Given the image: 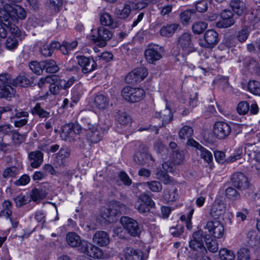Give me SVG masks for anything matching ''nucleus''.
I'll list each match as a JSON object with an SVG mask.
<instances>
[{
  "instance_id": "obj_42",
  "label": "nucleus",
  "mask_w": 260,
  "mask_h": 260,
  "mask_svg": "<svg viewBox=\"0 0 260 260\" xmlns=\"http://www.w3.org/2000/svg\"><path fill=\"white\" fill-rule=\"evenodd\" d=\"M219 255L221 260H234L235 258L234 251L225 248L219 250Z\"/></svg>"
},
{
  "instance_id": "obj_26",
  "label": "nucleus",
  "mask_w": 260,
  "mask_h": 260,
  "mask_svg": "<svg viewBox=\"0 0 260 260\" xmlns=\"http://www.w3.org/2000/svg\"><path fill=\"white\" fill-rule=\"evenodd\" d=\"M68 244L72 247H77L82 244L80 236L74 232L68 233L66 236Z\"/></svg>"
},
{
  "instance_id": "obj_41",
  "label": "nucleus",
  "mask_w": 260,
  "mask_h": 260,
  "mask_svg": "<svg viewBox=\"0 0 260 260\" xmlns=\"http://www.w3.org/2000/svg\"><path fill=\"white\" fill-rule=\"evenodd\" d=\"M116 119L121 125H127L131 123V117L125 112L118 111L116 115Z\"/></svg>"
},
{
  "instance_id": "obj_25",
  "label": "nucleus",
  "mask_w": 260,
  "mask_h": 260,
  "mask_svg": "<svg viewBox=\"0 0 260 260\" xmlns=\"http://www.w3.org/2000/svg\"><path fill=\"white\" fill-rule=\"evenodd\" d=\"M156 118L162 119V125H165L169 123L173 119V114L169 109L165 108L160 112H156L155 114Z\"/></svg>"
},
{
  "instance_id": "obj_55",
  "label": "nucleus",
  "mask_w": 260,
  "mask_h": 260,
  "mask_svg": "<svg viewBox=\"0 0 260 260\" xmlns=\"http://www.w3.org/2000/svg\"><path fill=\"white\" fill-rule=\"evenodd\" d=\"M206 248L210 252L215 253L218 250V244L215 239H206L205 240Z\"/></svg>"
},
{
  "instance_id": "obj_1",
  "label": "nucleus",
  "mask_w": 260,
  "mask_h": 260,
  "mask_svg": "<svg viewBox=\"0 0 260 260\" xmlns=\"http://www.w3.org/2000/svg\"><path fill=\"white\" fill-rule=\"evenodd\" d=\"M8 18L13 22H18L19 19H24L26 17L25 10L19 5L12 6L5 4L3 8H1L0 17Z\"/></svg>"
},
{
  "instance_id": "obj_33",
  "label": "nucleus",
  "mask_w": 260,
  "mask_h": 260,
  "mask_svg": "<svg viewBox=\"0 0 260 260\" xmlns=\"http://www.w3.org/2000/svg\"><path fill=\"white\" fill-rule=\"evenodd\" d=\"M193 129L191 127L185 125L183 126L179 131L178 135L180 139L182 140L188 139V143L190 144L189 140H193L189 139L193 134Z\"/></svg>"
},
{
  "instance_id": "obj_49",
  "label": "nucleus",
  "mask_w": 260,
  "mask_h": 260,
  "mask_svg": "<svg viewBox=\"0 0 260 260\" xmlns=\"http://www.w3.org/2000/svg\"><path fill=\"white\" fill-rule=\"evenodd\" d=\"M207 24L204 22L198 21L194 22L192 25V30L195 34H202L207 28Z\"/></svg>"
},
{
  "instance_id": "obj_37",
  "label": "nucleus",
  "mask_w": 260,
  "mask_h": 260,
  "mask_svg": "<svg viewBox=\"0 0 260 260\" xmlns=\"http://www.w3.org/2000/svg\"><path fill=\"white\" fill-rule=\"evenodd\" d=\"M71 127H72V125H70V123L62 126L60 133V137L62 140L66 141H70L71 138L74 137L72 129Z\"/></svg>"
},
{
  "instance_id": "obj_45",
  "label": "nucleus",
  "mask_w": 260,
  "mask_h": 260,
  "mask_svg": "<svg viewBox=\"0 0 260 260\" xmlns=\"http://www.w3.org/2000/svg\"><path fill=\"white\" fill-rule=\"evenodd\" d=\"M47 194V192L42 188H35L31 192V199L34 201L45 198Z\"/></svg>"
},
{
  "instance_id": "obj_2",
  "label": "nucleus",
  "mask_w": 260,
  "mask_h": 260,
  "mask_svg": "<svg viewBox=\"0 0 260 260\" xmlns=\"http://www.w3.org/2000/svg\"><path fill=\"white\" fill-rule=\"evenodd\" d=\"M121 94L123 99L126 102L135 103L144 99L145 96V91L142 88L126 86L122 88Z\"/></svg>"
},
{
  "instance_id": "obj_11",
  "label": "nucleus",
  "mask_w": 260,
  "mask_h": 260,
  "mask_svg": "<svg viewBox=\"0 0 260 260\" xmlns=\"http://www.w3.org/2000/svg\"><path fill=\"white\" fill-rule=\"evenodd\" d=\"M234 186L240 190H246L250 186V182L247 176L242 173L236 172L232 176Z\"/></svg>"
},
{
  "instance_id": "obj_64",
  "label": "nucleus",
  "mask_w": 260,
  "mask_h": 260,
  "mask_svg": "<svg viewBox=\"0 0 260 260\" xmlns=\"http://www.w3.org/2000/svg\"><path fill=\"white\" fill-rule=\"evenodd\" d=\"M12 139L15 144H20L24 141L25 137L23 135L20 134L14 130V132H12Z\"/></svg>"
},
{
  "instance_id": "obj_15",
  "label": "nucleus",
  "mask_w": 260,
  "mask_h": 260,
  "mask_svg": "<svg viewBox=\"0 0 260 260\" xmlns=\"http://www.w3.org/2000/svg\"><path fill=\"white\" fill-rule=\"evenodd\" d=\"M190 248L194 251L203 250L206 252L207 250L204 246L203 238L200 232L193 233L192 239L189 242Z\"/></svg>"
},
{
  "instance_id": "obj_43",
  "label": "nucleus",
  "mask_w": 260,
  "mask_h": 260,
  "mask_svg": "<svg viewBox=\"0 0 260 260\" xmlns=\"http://www.w3.org/2000/svg\"><path fill=\"white\" fill-rule=\"evenodd\" d=\"M194 13L193 10H186L182 12L179 15L180 20L184 25L188 24L191 15Z\"/></svg>"
},
{
  "instance_id": "obj_54",
  "label": "nucleus",
  "mask_w": 260,
  "mask_h": 260,
  "mask_svg": "<svg viewBox=\"0 0 260 260\" xmlns=\"http://www.w3.org/2000/svg\"><path fill=\"white\" fill-rule=\"evenodd\" d=\"M154 149L162 159L165 158V157L166 156L168 150L161 142L158 141L155 142Z\"/></svg>"
},
{
  "instance_id": "obj_3",
  "label": "nucleus",
  "mask_w": 260,
  "mask_h": 260,
  "mask_svg": "<svg viewBox=\"0 0 260 260\" xmlns=\"http://www.w3.org/2000/svg\"><path fill=\"white\" fill-rule=\"evenodd\" d=\"M192 35L189 32H184L177 39V46L184 55H188L196 51L191 40Z\"/></svg>"
},
{
  "instance_id": "obj_28",
  "label": "nucleus",
  "mask_w": 260,
  "mask_h": 260,
  "mask_svg": "<svg viewBox=\"0 0 260 260\" xmlns=\"http://www.w3.org/2000/svg\"><path fill=\"white\" fill-rule=\"evenodd\" d=\"M179 26V24L171 23L162 26L160 29V34L164 37H171Z\"/></svg>"
},
{
  "instance_id": "obj_23",
  "label": "nucleus",
  "mask_w": 260,
  "mask_h": 260,
  "mask_svg": "<svg viewBox=\"0 0 260 260\" xmlns=\"http://www.w3.org/2000/svg\"><path fill=\"white\" fill-rule=\"evenodd\" d=\"M132 8L130 2H127L123 7L116 8L115 14L119 19H125L129 16Z\"/></svg>"
},
{
  "instance_id": "obj_61",
  "label": "nucleus",
  "mask_w": 260,
  "mask_h": 260,
  "mask_svg": "<svg viewBox=\"0 0 260 260\" xmlns=\"http://www.w3.org/2000/svg\"><path fill=\"white\" fill-rule=\"evenodd\" d=\"M14 201L16 204V206L19 208L26 204L29 201L25 195L20 194L14 199Z\"/></svg>"
},
{
  "instance_id": "obj_19",
  "label": "nucleus",
  "mask_w": 260,
  "mask_h": 260,
  "mask_svg": "<svg viewBox=\"0 0 260 260\" xmlns=\"http://www.w3.org/2000/svg\"><path fill=\"white\" fill-rule=\"evenodd\" d=\"M123 255L127 260H143V252L132 247H126L123 249Z\"/></svg>"
},
{
  "instance_id": "obj_24",
  "label": "nucleus",
  "mask_w": 260,
  "mask_h": 260,
  "mask_svg": "<svg viewBox=\"0 0 260 260\" xmlns=\"http://www.w3.org/2000/svg\"><path fill=\"white\" fill-rule=\"evenodd\" d=\"M15 89L10 84H0V98L10 99L15 96Z\"/></svg>"
},
{
  "instance_id": "obj_21",
  "label": "nucleus",
  "mask_w": 260,
  "mask_h": 260,
  "mask_svg": "<svg viewBox=\"0 0 260 260\" xmlns=\"http://www.w3.org/2000/svg\"><path fill=\"white\" fill-rule=\"evenodd\" d=\"M230 6L233 11L239 16H242L246 12V4L241 0H231Z\"/></svg>"
},
{
  "instance_id": "obj_18",
  "label": "nucleus",
  "mask_w": 260,
  "mask_h": 260,
  "mask_svg": "<svg viewBox=\"0 0 260 260\" xmlns=\"http://www.w3.org/2000/svg\"><path fill=\"white\" fill-rule=\"evenodd\" d=\"M93 242L100 246H104L110 242V238L107 232L103 231H97L93 236Z\"/></svg>"
},
{
  "instance_id": "obj_44",
  "label": "nucleus",
  "mask_w": 260,
  "mask_h": 260,
  "mask_svg": "<svg viewBox=\"0 0 260 260\" xmlns=\"http://www.w3.org/2000/svg\"><path fill=\"white\" fill-rule=\"evenodd\" d=\"M247 87L251 93L260 96V82L256 80L249 81Z\"/></svg>"
},
{
  "instance_id": "obj_7",
  "label": "nucleus",
  "mask_w": 260,
  "mask_h": 260,
  "mask_svg": "<svg viewBox=\"0 0 260 260\" xmlns=\"http://www.w3.org/2000/svg\"><path fill=\"white\" fill-rule=\"evenodd\" d=\"M120 222L123 228L132 236L136 237L141 232L137 221L130 217L124 216L121 218Z\"/></svg>"
},
{
  "instance_id": "obj_51",
  "label": "nucleus",
  "mask_w": 260,
  "mask_h": 260,
  "mask_svg": "<svg viewBox=\"0 0 260 260\" xmlns=\"http://www.w3.org/2000/svg\"><path fill=\"white\" fill-rule=\"evenodd\" d=\"M157 8L160 11V14L161 16H165L170 15L173 9V5L171 4L163 5L162 3L157 4Z\"/></svg>"
},
{
  "instance_id": "obj_12",
  "label": "nucleus",
  "mask_w": 260,
  "mask_h": 260,
  "mask_svg": "<svg viewBox=\"0 0 260 260\" xmlns=\"http://www.w3.org/2000/svg\"><path fill=\"white\" fill-rule=\"evenodd\" d=\"M234 14L230 10H224L220 13V19L216 22V26L219 28H227L235 23Z\"/></svg>"
},
{
  "instance_id": "obj_13",
  "label": "nucleus",
  "mask_w": 260,
  "mask_h": 260,
  "mask_svg": "<svg viewBox=\"0 0 260 260\" xmlns=\"http://www.w3.org/2000/svg\"><path fill=\"white\" fill-rule=\"evenodd\" d=\"M86 131L87 139L93 143L99 142L104 134L98 129L96 125L90 123H87Z\"/></svg>"
},
{
  "instance_id": "obj_56",
  "label": "nucleus",
  "mask_w": 260,
  "mask_h": 260,
  "mask_svg": "<svg viewBox=\"0 0 260 260\" xmlns=\"http://www.w3.org/2000/svg\"><path fill=\"white\" fill-rule=\"evenodd\" d=\"M30 83L29 80L24 75H20L17 77L13 81V84L15 86L26 87Z\"/></svg>"
},
{
  "instance_id": "obj_46",
  "label": "nucleus",
  "mask_w": 260,
  "mask_h": 260,
  "mask_svg": "<svg viewBox=\"0 0 260 260\" xmlns=\"http://www.w3.org/2000/svg\"><path fill=\"white\" fill-rule=\"evenodd\" d=\"M250 251L246 247L240 248L237 252V260H250Z\"/></svg>"
},
{
  "instance_id": "obj_14",
  "label": "nucleus",
  "mask_w": 260,
  "mask_h": 260,
  "mask_svg": "<svg viewBox=\"0 0 260 260\" xmlns=\"http://www.w3.org/2000/svg\"><path fill=\"white\" fill-rule=\"evenodd\" d=\"M15 111V114L11 117V120H14L13 123L15 126L16 127H21L25 125L28 122V112L27 111H19L17 109Z\"/></svg>"
},
{
  "instance_id": "obj_29",
  "label": "nucleus",
  "mask_w": 260,
  "mask_h": 260,
  "mask_svg": "<svg viewBox=\"0 0 260 260\" xmlns=\"http://www.w3.org/2000/svg\"><path fill=\"white\" fill-rule=\"evenodd\" d=\"M3 209L0 212V217H5L6 218H9L11 222L12 219L11 216L12 214V203L9 200H5L2 204Z\"/></svg>"
},
{
  "instance_id": "obj_32",
  "label": "nucleus",
  "mask_w": 260,
  "mask_h": 260,
  "mask_svg": "<svg viewBox=\"0 0 260 260\" xmlns=\"http://www.w3.org/2000/svg\"><path fill=\"white\" fill-rule=\"evenodd\" d=\"M149 158L154 161L153 157L149 154L145 152L138 151L136 153L134 157V160L138 164L144 165L147 162Z\"/></svg>"
},
{
  "instance_id": "obj_39",
  "label": "nucleus",
  "mask_w": 260,
  "mask_h": 260,
  "mask_svg": "<svg viewBox=\"0 0 260 260\" xmlns=\"http://www.w3.org/2000/svg\"><path fill=\"white\" fill-rule=\"evenodd\" d=\"M31 113L34 115H38L40 118H47L50 117V112L45 110L40 106V104L37 103L35 107L31 109Z\"/></svg>"
},
{
  "instance_id": "obj_20",
  "label": "nucleus",
  "mask_w": 260,
  "mask_h": 260,
  "mask_svg": "<svg viewBox=\"0 0 260 260\" xmlns=\"http://www.w3.org/2000/svg\"><path fill=\"white\" fill-rule=\"evenodd\" d=\"M30 166L33 168H38L43 162V154L40 151H35L28 154Z\"/></svg>"
},
{
  "instance_id": "obj_4",
  "label": "nucleus",
  "mask_w": 260,
  "mask_h": 260,
  "mask_svg": "<svg viewBox=\"0 0 260 260\" xmlns=\"http://www.w3.org/2000/svg\"><path fill=\"white\" fill-rule=\"evenodd\" d=\"M90 39L94 43H100L102 45H105L106 42L113 36L112 32L108 28L103 26L99 27L96 30L92 29Z\"/></svg>"
},
{
  "instance_id": "obj_17",
  "label": "nucleus",
  "mask_w": 260,
  "mask_h": 260,
  "mask_svg": "<svg viewBox=\"0 0 260 260\" xmlns=\"http://www.w3.org/2000/svg\"><path fill=\"white\" fill-rule=\"evenodd\" d=\"M205 46L212 48L216 45L219 41L218 33L213 29L207 30L204 34Z\"/></svg>"
},
{
  "instance_id": "obj_40",
  "label": "nucleus",
  "mask_w": 260,
  "mask_h": 260,
  "mask_svg": "<svg viewBox=\"0 0 260 260\" xmlns=\"http://www.w3.org/2000/svg\"><path fill=\"white\" fill-rule=\"evenodd\" d=\"M184 156L182 151L179 150H176L173 151L171 156V160L175 165L181 164L184 160Z\"/></svg>"
},
{
  "instance_id": "obj_57",
  "label": "nucleus",
  "mask_w": 260,
  "mask_h": 260,
  "mask_svg": "<svg viewBox=\"0 0 260 260\" xmlns=\"http://www.w3.org/2000/svg\"><path fill=\"white\" fill-rule=\"evenodd\" d=\"M225 196L228 198L235 201L240 198V194L233 187H229L225 190Z\"/></svg>"
},
{
  "instance_id": "obj_34",
  "label": "nucleus",
  "mask_w": 260,
  "mask_h": 260,
  "mask_svg": "<svg viewBox=\"0 0 260 260\" xmlns=\"http://www.w3.org/2000/svg\"><path fill=\"white\" fill-rule=\"evenodd\" d=\"M44 70L50 73H55L58 71L59 68L56 62L52 59H48L43 61Z\"/></svg>"
},
{
  "instance_id": "obj_36",
  "label": "nucleus",
  "mask_w": 260,
  "mask_h": 260,
  "mask_svg": "<svg viewBox=\"0 0 260 260\" xmlns=\"http://www.w3.org/2000/svg\"><path fill=\"white\" fill-rule=\"evenodd\" d=\"M3 18V20L7 22L6 23L7 25V28L9 30L11 34L13 35V36H19L20 34V30L18 26L16 25V23L17 22H13L11 19H8V18L1 17Z\"/></svg>"
},
{
  "instance_id": "obj_58",
  "label": "nucleus",
  "mask_w": 260,
  "mask_h": 260,
  "mask_svg": "<svg viewBox=\"0 0 260 260\" xmlns=\"http://www.w3.org/2000/svg\"><path fill=\"white\" fill-rule=\"evenodd\" d=\"M151 191L154 192H159L162 189V185L161 183L157 181H152L151 182H147L144 183Z\"/></svg>"
},
{
  "instance_id": "obj_52",
  "label": "nucleus",
  "mask_w": 260,
  "mask_h": 260,
  "mask_svg": "<svg viewBox=\"0 0 260 260\" xmlns=\"http://www.w3.org/2000/svg\"><path fill=\"white\" fill-rule=\"evenodd\" d=\"M29 68L30 70L35 74L40 75L44 70V65L43 64V61L40 62L37 61H31L29 63Z\"/></svg>"
},
{
  "instance_id": "obj_6",
  "label": "nucleus",
  "mask_w": 260,
  "mask_h": 260,
  "mask_svg": "<svg viewBox=\"0 0 260 260\" xmlns=\"http://www.w3.org/2000/svg\"><path fill=\"white\" fill-rule=\"evenodd\" d=\"M147 75L148 71L145 68H137L127 75L125 81L128 84H135L144 80Z\"/></svg>"
},
{
  "instance_id": "obj_10",
  "label": "nucleus",
  "mask_w": 260,
  "mask_h": 260,
  "mask_svg": "<svg viewBox=\"0 0 260 260\" xmlns=\"http://www.w3.org/2000/svg\"><path fill=\"white\" fill-rule=\"evenodd\" d=\"M78 64L82 68L84 74L92 72L96 68V63L92 58L85 56H77L76 57Z\"/></svg>"
},
{
  "instance_id": "obj_47",
  "label": "nucleus",
  "mask_w": 260,
  "mask_h": 260,
  "mask_svg": "<svg viewBox=\"0 0 260 260\" xmlns=\"http://www.w3.org/2000/svg\"><path fill=\"white\" fill-rule=\"evenodd\" d=\"M250 32V28L248 26H244L239 30L237 35V38L240 43H243L247 39Z\"/></svg>"
},
{
  "instance_id": "obj_9",
  "label": "nucleus",
  "mask_w": 260,
  "mask_h": 260,
  "mask_svg": "<svg viewBox=\"0 0 260 260\" xmlns=\"http://www.w3.org/2000/svg\"><path fill=\"white\" fill-rule=\"evenodd\" d=\"M231 132L230 125L224 121L216 122L213 126V133L219 139H224L228 137Z\"/></svg>"
},
{
  "instance_id": "obj_62",
  "label": "nucleus",
  "mask_w": 260,
  "mask_h": 260,
  "mask_svg": "<svg viewBox=\"0 0 260 260\" xmlns=\"http://www.w3.org/2000/svg\"><path fill=\"white\" fill-rule=\"evenodd\" d=\"M208 7V4L207 0H202L197 2L196 5V9L197 11L200 13H204L206 12Z\"/></svg>"
},
{
  "instance_id": "obj_5",
  "label": "nucleus",
  "mask_w": 260,
  "mask_h": 260,
  "mask_svg": "<svg viewBox=\"0 0 260 260\" xmlns=\"http://www.w3.org/2000/svg\"><path fill=\"white\" fill-rule=\"evenodd\" d=\"M163 49L161 47L157 45H152L145 51L146 60L149 63L154 64L160 59L162 57Z\"/></svg>"
},
{
  "instance_id": "obj_38",
  "label": "nucleus",
  "mask_w": 260,
  "mask_h": 260,
  "mask_svg": "<svg viewBox=\"0 0 260 260\" xmlns=\"http://www.w3.org/2000/svg\"><path fill=\"white\" fill-rule=\"evenodd\" d=\"M259 235L256 231H250L247 235V243L251 247L257 246L259 244Z\"/></svg>"
},
{
  "instance_id": "obj_31",
  "label": "nucleus",
  "mask_w": 260,
  "mask_h": 260,
  "mask_svg": "<svg viewBox=\"0 0 260 260\" xmlns=\"http://www.w3.org/2000/svg\"><path fill=\"white\" fill-rule=\"evenodd\" d=\"M71 149L67 146L62 147L56 154V160L58 164L62 165L66 158L69 157Z\"/></svg>"
},
{
  "instance_id": "obj_60",
  "label": "nucleus",
  "mask_w": 260,
  "mask_h": 260,
  "mask_svg": "<svg viewBox=\"0 0 260 260\" xmlns=\"http://www.w3.org/2000/svg\"><path fill=\"white\" fill-rule=\"evenodd\" d=\"M156 175L157 179L162 181L165 184H168L171 182L170 177L166 171L160 170L157 172Z\"/></svg>"
},
{
  "instance_id": "obj_8",
  "label": "nucleus",
  "mask_w": 260,
  "mask_h": 260,
  "mask_svg": "<svg viewBox=\"0 0 260 260\" xmlns=\"http://www.w3.org/2000/svg\"><path fill=\"white\" fill-rule=\"evenodd\" d=\"M210 235L214 238H221L223 237L224 229L222 224L218 220L208 221L205 226Z\"/></svg>"
},
{
  "instance_id": "obj_53",
  "label": "nucleus",
  "mask_w": 260,
  "mask_h": 260,
  "mask_svg": "<svg viewBox=\"0 0 260 260\" xmlns=\"http://www.w3.org/2000/svg\"><path fill=\"white\" fill-rule=\"evenodd\" d=\"M109 206L111 209L112 210V211H115L113 212L115 217L118 214L123 212L125 209V206L118 202H112Z\"/></svg>"
},
{
  "instance_id": "obj_48",
  "label": "nucleus",
  "mask_w": 260,
  "mask_h": 260,
  "mask_svg": "<svg viewBox=\"0 0 260 260\" xmlns=\"http://www.w3.org/2000/svg\"><path fill=\"white\" fill-rule=\"evenodd\" d=\"M100 22L102 25L105 26H111L113 24V19L112 16L108 12L102 13L100 17Z\"/></svg>"
},
{
  "instance_id": "obj_59",
  "label": "nucleus",
  "mask_w": 260,
  "mask_h": 260,
  "mask_svg": "<svg viewBox=\"0 0 260 260\" xmlns=\"http://www.w3.org/2000/svg\"><path fill=\"white\" fill-rule=\"evenodd\" d=\"M249 110V105L246 101H241L237 105V111L240 115H245Z\"/></svg>"
},
{
  "instance_id": "obj_35",
  "label": "nucleus",
  "mask_w": 260,
  "mask_h": 260,
  "mask_svg": "<svg viewBox=\"0 0 260 260\" xmlns=\"http://www.w3.org/2000/svg\"><path fill=\"white\" fill-rule=\"evenodd\" d=\"M114 211L110 207L103 209L100 213V216L106 222H112L115 220Z\"/></svg>"
},
{
  "instance_id": "obj_22",
  "label": "nucleus",
  "mask_w": 260,
  "mask_h": 260,
  "mask_svg": "<svg viewBox=\"0 0 260 260\" xmlns=\"http://www.w3.org/2000/svg\"><path fill=\"white\" fill-rule=\"evenodd\" d=\"M224 212V205L220 201H215L210 209V214L215 219L218 218Z\"/></svg>"
},
{
  "instance_id": "obj_30",
  "label": "nucleus",
  "mask_w": 260,
  "mask_h": 260,
  "mask_svg": "<svg viewBox=\"0 0 260 260\" xmlns=\"http://www.w3.org/2000/svg\"><path fill=\"white\" fill-rule=\"evenodd\" d=\"M76 81L74 77H72L66 79L61 78L56 76V83L58 84L60 89H67L70 87Z\"/></svg>"
},
{
  "instance_id": "obj_50",
  "label": "nucleus",
  "mask_w": 260,
  "mask_h": 260,
  "mask_svg": "<svg viewBox=\"0 0 260 260\" xmlns=\"http://www.w3.org/2000/svg\"><path fill=\"white\" fill-rule=\"evenodd\" d=\"M151 0H140L138 2H130L134 10H142L147 7Z\"/></svg>"
},
{
  "instance_id": "obj_63",
  "label": "nucleus",
  "mask_w": 260,
  "mask_h": 260,
  "mask_svg": "<svg viewBox=\"0 0 260 260\" xmlns=\"http://www.w3.org/2000/svg\"><path fill=\"white\" fill-rule=\"evenodd\" d=\"M92 243L88 242L86 241H82V244L81 245V251L87 255H90V252L92 250L91 246H93Z\"/></svg>"
},
{
  "instance_id": "obj_16",
  "label": "nucleus",
  "mask_w": 260,
  "mask_h": 260,
  "mask_svg": "<svg viewBox=\"0 0 260 260\" xmlns=\"http://www.w3.org/2000/svg\"><path fill=\"white\" fill-rule=\"evenodd\" d=\"M189 142H190L191 146L196 148L197 154L200 155L207 162L210 163L212 161L213 156L210 151L194 140H189Z\"/></svg>"
},
{
  "instance_id": "obj_27",
  "label": "nucleus",
  "mask_w": 260,
  "mask_h": 260,
  "mask_svg": "<svg viewBox=\"0 0 260 260\" xmlns=\"http://www.w3.org/2000/svg\"><path fill=\"white\" fill-rule=\"evenodd\" d=\"M95 106L99 110H105L109 106V98L105 95L99 94L94 98Z\"/></svg>"
}]
</instances>
